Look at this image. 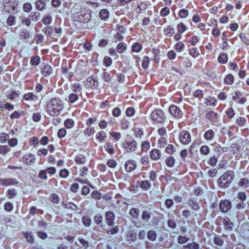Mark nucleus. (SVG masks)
Returning <instances> with one entry per match:
<instances>
[{
    "mask_svg": "<svg viewBox=\"0 0 249 249\" xmlns=\"http://www.w3.org/2000/svg\"><path fill=\"white\" fill-rule=\"evenodd\" d=\"M64 107L63 101L59 98H53L48 101L46 110L49 115H58Z\"/></svg>",
    "mask_w": 249,
    "mask_h": 249,
    "instance_id": "nucleus-1",
    "label": "nucleus"
},
{
    "mask_svg": "<svg viewBox=\"0 0 249 249\" xmlns=\"http://www.w3.org/2000/svg\"><path fill=\"white\" fill-rule=\"evenodd\" d=\"M150 118L153 124H163L167 119L165 112L160 108L155 109L152 111Z\"/></svg>",
    "mask_w": 249,
    "mask_h": 249,
    "instance_id": "nucleus-2",
    "label": "nucleus"
},
{
    "mask_svg": "<svg viewBox=\"0 0 249 249\" xmlns=\"http://www.w3.org/2000/svg\"><path fill=\"white\" fill-rule=\"evenodd\" d=\"M234 177L233 171H227L218 179L219 186L221 188H227L231 182Z\"/></svg>",
    "mask_w": 249,
    "mask_h": 249,
    "instance_id": "nucleus-3",
    "label": "nucleus"
},
{
    "mask_svg": "<svg viewBox=\"0 0 249 249\" xmlns=\"http://www.w3.org/2000/svg\"><path fill=\"white\" fill-rule=\"evenodd\" d=\"M91 17V11L89 9H81L80 13L74 14V18L81 22H89Z\"/></svg>",
    "mask_w": 249,
    "mask_h": 249,
    "instance_id": "nucleus-4",
    "label": "nucleus"
},
{
    "mask_svg": "<svg viewBox=\"0 0 249 249\" xmlns=\"http://www.w3.org/2000/svg\"><path fill=\"white\" fill-rule=\"evenodd\" d=\"M170 115L175 119H180L183 116V112L179 107L175 105H171L169 107Z\"/></svg>",
    "mask_w": 249,
    "mask_h": 249,
    "instance_id": "nucleus-5",
    "label": "nucleus"
},
{
    "mask_svg": "<svg viewBox=\"0 0 249 249\" xmlns=\"http://www.w3.org/2000/svg\"><path fill=\"white\" fill-rule=\"evenodd\" d=\"M180 142L182 144H188L191 141V135L186 130H182L179 135Z\"/></svg>",
    "mask_w": 249,
    "mask_h": 249,
    "instance_id": "nucleus-6",
    "label": "nucleus"
},
{
    "mask_svg": "<svg viewBox=\"0 0 249 249\" xmlns=\"http://www.w3.org/2000/svg\"><path fill=\"white\" fill-rule=\"evenodd\" d=\"M231 208V203L229 200H221L219 203V209L220 212L226 213Z\"/></svg>",
    "mask_w": 249,
    "mask_h": 249,
    "instance_id": "nucleus-7",
    "label": "nucleus"
},
{
    "mask_svg": "<svg viewBox=\"0 0 249 249\" xmlns=\"http://www.w3.org/2000/svg\"><path fill=\"white\" fill-rule=\"evenodd\" d=\"M123 145L127 152H134L137 148V142L135 140L126 141Z\"/></svg>",
    "mask_w": 249,
    "mask_h": 249,
    "instance_id": "nucleus-8",
    "label": "nucleus"
},
{
    "mask_svg": "<svg viewBox=\"0 0 249 249\" xmlns=\"http://www.w3.org/2000/svg\"><path fill=\"white\" fill-rule=\"evenodd\" d=\"M18 181L14 178H0V185L3 186L18 185Z\"/></svg>",
    "mask_w": 249,
    "mask_h": 249,
    "instance_id": "nucleus-9",
    "label": "nucleus"
},
{
    "mask_svg": "<svg viewBox=\"0 0 249 249\" xmlns=\"http://www.w3.org/2000/svg\"><path fill=\"white\" fill-rule=\"evenodd\" d=\"M115 214L111 211L107 212L105 213V219L107 224L109 226H112L114 224Z\"/></svg>",
    "mask_w": 249,
    "mask_h": 249,
    "instance_id": "nucleus-10",
    "label": "nucleus"
},
{
    "mask_svg": "<svg viewBox=\"0 0 249 249\" xmlns=\"http://www.w3.org/2000/svg\"><path fill=\"white\" fill-rule=\"evenodd\" d=\"M36 160L35 155L31 153L27 154L23 157V162L28 165H32Z\"/></svg>",
    "mask_w": 249,
    "mask_h": 249,
    "instance_id": "nucleus-11",
    "label": "nucleus"
},
{
    "mask_svg": "<svg viewBox=\"0 0 249 249\" xmlns=\"http://www.w3.org/2000/svg\"><path fill=\"white\" fill-rule=\"evenodd\" d=\"M189 206L194 211H198L200 209L197 199L195 197H190L188 200Z\"/></svg>",
    "mask_w": 249,
    "mask_h": 249,
    "instance_id": "nucleus-12",
    "label": "nucleus"
},
{
    "mask_svg": "<svg viewBox=\"0 0 249 249\" xmlns=\"http://www.w3.org/2000/svg\"><path fill=\"white\" fill-rule=\"evenodd\" d=\"M136 167L137 163L134 160H128L125 163V168L127 172H130L133 171Z\"/></svg>",
    "mask_w": 249,
    "mask_h": 249,
    "instance_id": "nucleus-13",
    "label": "nucleus"
},
{
    "mask_svg": "<svg viewBox=\"0 0 249 249\" xmlns=\"http://www.w3.org/2000/svg\"><path fill=\"white\" fill-rule=\"evenodd\" d=\"M206 119L211 123H216L218 121V114L213 111H210L207 113Z\"/></svg>",
    "mask_w": 249,
    "mask_h": 249,
    "instance_id": "nucleus-14",
    "label": "nucleus"
},
{
    "mask_svg": "<svg viewBox=\"0 0 249 249\" xmlns=\"http://www.w3.org/2000/svg\"><path fill=\"white\" fill-rule=\"evenodd\" d=\"M149 156L151 160H158L161 158V154L160 150L158 149H153L150 151Z\"/></svg>",
    "mask_w": 249,
    "mask_h": 249,
    "instance_id": "nucleus-15",
    "label": "nucleus"
},
{
    "mask_svg": "<svg viewBox=\"0 0 249 249\" xmlns=\"http://www.w3.org/2000/svg\"><path fill=\"white\" fill-rule=\"evenodd\" d=\"M153 215L152 213L148 210H143L141 216L142 220L145 223L149 222L152 216Z\"/></svg>",
    "mask_w": 249,
    "mask_h": 249,
    "instance_id": "nucleus-16",
    "label": "nucleus"
},
{
    "mask_svg": "<svg viewBox=\"0 0 249 249\" xmlns=\"http://www.w3.org/2000/svg\"><path fill=\"white\" fill-rule=\"evenodd\" d=\"M53 72L52 67L48 64L45 65L41 69V73L44 76H48Z\"/></svg>",
    "mask_w": 249,
    "mask_h": 249,
    "instance_id": "nucleus-17",
    "label": "nucleus"
},
{
    "mask_svg": "<svg viewBox=\"0 0 249 249\" xmlns=\"http://www.w3.org/2000/svg\"><path fill=\"white\" fill-rule=\"evenodd\" d=\"M37 97L33 92H29L23 95V99L27 101H36L37 100Z\"/></svg>",
    "mask_w": 249,
    "mask_h": 249,
    "instance_id": "nucleus-18",
    "label": "nucleus"
},
{
    "mask_svg": "<svg viewBox=\"0 0 249 249\" xmlns=\"http://www.w3.org/2000/svg\"><path fill=\"white\" fill-rule=\"evenodd\" d=\"M46 2L44 0H37L35 2L36 9L39 11H42L46 9Z\"/></svg>",
    "mask_w": 249,
    "mask_h": 249,
    "instance_id": "nucleus-19",
    "label": "nucleus"
},
{
    "mask_svg": "<svg viewBox=\"0 0 249 249\" xmlns=\"http://www.w3.org/2000/svg\"><path fill=\"white\" fill-rule=\"evenodd\" d=\"M86 157L82 154L77 155L74 159V161L77 164H83L86 162Z\"/></svg>",
    "mask_w": 249,
    "mask_h": 249,
    "instance_id": "nucleus-20",
    "label": "nucleus"
},
{
    "mask_svg": "<svg viewBox=\"0 0 249 249\" xmlns=\"http://www.w3.org/2000/svg\"><path fill=\"white\" fill-rule=\"evenodd\" d=\"M213 146L214 147V151L217 153L218 156L221 155L225 152L224 148L216 142L213 143Z\"/></svg>",
    "mask_w": 249,
    "mask_h": 249,
    "instance_id": "nucleus-21",
    "label": "nucleus"
},
{
    "mask_svg": "<svg viewBox=\"0 0 249 249\" xmlns=\"http://www.w3.org/2000/svg\"><path fill=\"white\" fill-rule=\"evenodd\" d=\"M137 183L142 190H148L151 186V183L150 181L145 180L141 181H138Z\"/></svg>",
    "mask_w": 249,
    "mask_h": 249,
    "instance_id": "nucleus-22",
    "label": "nucleus"
},
{
    "mask_svg": "<svg viewBox=\"0 0 249 249\" xmlns=\"http://www.w3.org/2000/svg\"><path fill=\"white\" fill-rule=\"evenodd\" d=\"M93 221L97 225L101 227L103 226V217L101 213L96 214L93 217Z\"/></svg>",
    "mask_w": 249,
    "mask_h": 249,
    "instance_id": "nucleus-23",
    "label": "nucleus"
},
{
    "mask_svg": "<svg viewBox=\"0 0 249 249\" xmlns=\"http://www.w3.org/2000/svg\"><path fill=\"white\" fill-rule=\"evenodd\" d=\"M113 143L110 142H107L104 145V148L106 152L110 155H113L115 153Z\"/></svg>",
    "mask_w": 249,
    "mask_h": 249,
    "instance_id": "nucleus-24",
    "label": "nucleus"
},
{
    "mask_svg": "<svg viewBox=\"0 0 249 249\" xmlns=\"http://www.w3.org/2000/svg\"><path fill=\"white\" fill-rule=\"evenodd\" d=\"M20 93L19 91L11 90L8 93L7 97L11 100H16L18 97Z\"/></svg>",
    "mask_w": 249,
    "mask_h": 249,
    "instance_id": "nucleus-25",
    "label": "nucleus"
},
{
    "mask_svg": "<svg viewBox=\"0 0 249 249\" xmlns=\"http://www.w3.org/2000/svg\"><path fill=\"white\" fill-rule=\"evenodd\" d=\"M214 135V132L212 129H209L205 132L204 137L206 140L209 141L213 139Z\"/></svg>",
    "mask_w": 249,
    "mask_h": 249,
    "instance_id": "nucleus-26",
    "label": "nucleus"
},
{
    "mask_svg": "<svg viewBox=\"0 0 249 249\" xmlns=\"http://www.w3.org/2000/svg\"><path fill=\"white\" fill-rule=\"evenodd\" d=\"M140 210L137 208H133L130 209L129 214L134 220H137L139 216Z\"/></svg>",
    "mask_w": 249,
    "mask_h": 249,
    "instance_id": "nucleus-27",
    "label": "nucleus"
},
{
    "mask_svg": "<svg viewBox=\"0 0 249 249\" xmlns=\"http://www.w3.org/2000/svg\"><path fill=\"white\" fill-rule=\"evenodd\" d=\"M223 224L225 226V229L227 231H231L232 228L233 223L230 221L229 218L226 217L223 219Z\"/></svg>",
    "mask_w": 249,
    "mask_h": 249,
    "instance_id": "nucleus-28",
    "label": "nucleus"
},
{
    "mask_svg": "<svg viewBox=\"0 0 249 249\" xmlns=\"http://www.w3.org/2000/svg\"><path fill=\"white\" fill-rule=\"evenodd\" d=\"M127 49V45L124 42L119 43L117 47L116 50L119 53H122L125 52Z\"/></svg>",
    "mask_w": 249,
    "mask_h": 249,
    "instance_id": "nucleus-29",
    "label": "nucleus"
},
{
    "mask_svg": "<svg viewBox=\"0 0 249 249\" xmlns=\"http://www.w3.org/2000/svg\"><path fill=\"white\" fill-rule=\"evenodd\" d=\"M40 16L41 15L39 12L34 11L30 13L28 17L31 19V20L36 22L39 19Z\"/></svg>",
    "mask_w": 249,
    "mask_h": 249,
    "instance_id": "nucleus-30",
    "label": "nucleus"
},
{
    "mask_svg": "<svg viewBox=\"0 0 249 249\" xmlns=\"http://www.w3.org/2000/svg\"><path fill=\"white\" fill-rule=\"evenodd\" d=\"M163 32L164 33H165V35L168 37L172 36L175 33L173 27L171 26V25L167 26V27H165L163 29Z\"/></svg>",
    "mask_w": 249,
    "mask_h": 249,
    "instance_id": "nucleus-31",
    "label": "nucleus"
},
{
    "mask_svg": "<svg viewBox=\"0 0 249 249\" xmlns=\"http://www.w3.org/2000/svg\"><path fill=\"white\" fill-rule=\"evenodd\" d=\"M234 80V77L232 74L230 73L227 74L224 79V82L227 85H232Z\"/></svg>",
    "mask_w": 249,
    "mask_h": 249,
    "instance_id": "nucleus-32",
    "label": "nucleus"
},
{
    "mask_svg": "<svg viewBox=\"0 0 249 249\" xmlns=\"http://www.w3.org/2000/svg\"><path fill=\"white\" fill-rule=\"evenodd\" d=\"M68 98V101L69 103L72 104L78 100L79 95L77 94L71 93L69 94Z\"/></svg>",
    "mask_w": 249,
    "mask_h": 249,
    "instance_id": "nucleus-33",
    "label": "nucleus"
},
{
    "mask_svg": "<svg viewBox=\"0 0 249 249\" xmlns=\"http://www.w3.org/2000/svg\"><path fill=\"white\" fill-rule=\"evenodd\" d=\"M40 58L38 55H34L31 57L30 64L32 66H36L40 63Z\"/></svg>",
    "mask_w": 249,
    "mask_h": 249,
    "instance_id": "nucleus-34",
    "label": "nucleus"
},
{
    "mask_svg": "<svg viewBox=\"0 0 249 249\" xmlns=\"http://www.w3.org/2000/svg\"><path fill=\"white\" fill-rule=\"evenodd\" d=\"M129 121L125 118H123L120 121V126L122 129H127L129 127Z\"/></svg>",
    "mask_w": 249,
    "mask_h": 249,
    "instance_id": "nucleus-35",
    "label": "nucleus"
},
{
    "mask_svg": "<svg viewBox=\"0 0 249 249\" xmlns=\"http://www.w3.org/2000/svg\"><path fill=\"white\" fill-rule=\"evenodd\" d=\"M107 138V133L104 131L99 132L96 135V139L100 142L104 141Z\"/></svg>",
    "mask_w": 249,
    "mask_h": 249,
    "instance_id": "nucleus-36",
    "label": "nucleus"
},
{
    "mask_svg": "<svg viewBox=\"0 0 249 249\" xmlns=\"http://www.w3.org/2000/svg\"><path fill=\"white\" fill-rule=\"evenodd\" d=\"M199 151L202 155L207 156L210 152V149L208 146L203 145L200 147Z\"/></svg>",
    "mask_w": 249,
    "mask_h": 249,
    "instance_id": "nucleus-37",
    "label": "nucleus"
},
{
    "mask_svg": "<svg viewBox=\"0 0 249 249\" xmlns=\"http://www.w3.org/2000/svg\"><path fill=\"white\" fill-rule=\"evenodd\" d=\"M228 57L225 53H221L219 54L218 57V61L220 63L226 64L227 63Z\"/></svg>",
    "mask_w": 249,
    "mask_h": 249,
    "instance_id": "nucleus-38",
    "label": "nucleus"
},
{
    "mask_svg": "<svg viewBox=\"0 0 249 249\" xmlns=\"http://www.w3.org/2000/svg\"><path fill=\"white\" fill-rule=\"evenodd\" d=\"M74 124V122L72 119L68 118L65 121L64 125L67 129H71L73 127Z\"/></svg>",
    "mask_w": 249,
    "mask_h": 249,
    "instance_id": "nucleus-39",
    "label": "nucleus"
},
{
    "mask_svg": "<svg viewBox=\"0 0 249 249\" xmlns=\"http://www.w3.org/2000/svg\"><path fill=\"white\" fill-rule=\"evenodd\" d=\"M71 90L74 92H81L82 87L79 83H75L71 85Z\"/></svg>",
    "mask_w": 249,
    "mask_h": 249,
    "instance_id": "nucleus-40",
    "label": "nucleus"
},
{
    "mask_svg": "<svg viewBox=\"0 0 249 249\" xmlns=\"http://www.w3.org/2000/svg\"><path fill=\"white\" fill-rule=\"evenodd\" d=\"M175 159L173 157H168L165 160V163L166 165L169 167L174 166L175 163Z\"/></svg>",
    "mask_w": 249,
    "mask_h": 249,
    "instance_id": "nucleus-41",
    "label": "nucleus"
},
{
    "mask_svg": "<svg viewBox=\"0 0 249 249\" xmlns=\"http://www.w3.org/2000/svg\"><path fill=\"white\" fill-rule=\"evenodd\" d=\"M31 231L22 232V234L26 240L30 243L34 242V238Z\"/></svg>",
    "mask_w": 249,
    "mask_h": 249,
    "instance_id": "nucleus-42",
    "label": "nucleus"
},
{
    "mask_svg": "<svg viewBox=\"0 0 249 249\" xmlns=\"http://www.w3.org/2000/svg\"><path fill=\"white\" fill-rule=\"evenodd\" d=\"M157 233L154 230H150L147 232V238L149 240L151 241H155L157 238Z\"/></svg>",
    "mask_w": 249,
    "mask_h": 249,
    "instance_id": "nucleus-43",
    "label": "nucleus"
},
{
    "mask_svg": "<svg viewBox=\"0 0 249 249\" xmlns=\"http://www.w3.org/2000/svg\"><path fill=\"white\" fill-rule=\"evenodd\" d=\"M142 45L139 42H136L132 46V51L135 53L140 52L142 50Z\"/></svg>",
    "mask_w": 249,
    "mask_h": 249,
    "instance_id": "nucleus-44",
    "label": "nucleus"
},
{
    "mask_svg": "<svg viewBox=\"0 0 249 249\" xmlns=\"http://www.w3.org/2000/svg\"><path fill=\"white\" fill-rule=\"evenodd\" d=\"M213 242L217 246H222L224 244V240L219 235L216 234L213 238Z\"/></svg>",
    "mask_w": 249,
    "mask_h": 249,
    "instance_id": "nucleus-45",
    "label": "nucleus"
},
{
    "mask_svg": "<svg viewBox=\"0 0 249 249\" xmlns=\"http://www.w3.org/2000/svg\"><path fill=\"white\" fill-rule=\"evenodd\" d=\"M17 195V191L14 188L9 189L6 193L7 197L11 199L15 197Z\"/></svg>",
    "mask_w": 249,
    "mask_h": 249,
    "instance_id": "nucleus-46",
    "label": "nucleus"
},
{
    "mask_svg": "<svg viewBox=\"0 0 249 249\" xmlns=\"http://www.w3.org/2000/svg\"><path fill=\"white\" fill-rule=\"evenodd\" d=\"M185 48V45L183 42L179 41L175 45V49L178 52H182Z\"/></svg>",
    "mask_w": 249,
    "mask_h": 249,
    "instance_id": "nucleus-47",
    "label": "nucleus"
},
{
    "mask_svg": "<svg viewBox=\"0 0 249 249\" xmlns=\"http://www.w3.org/2000/svg\"><path fill=\"white\" fill-rule=\"evenodd\" d=\"M10 148L6 145H0V154L5 156L6 154L10 151Z\"/></svg>",
    "mask_w": 249,
    "mask_h": 249,
    "instance_id": "nucleus-48",
    "label": "nucleus"
},
{
    "mask_svg": "<svg viewBox=\"0 0 249 249\" xmlns=\"http://www.w3.org/2000/svg\"><path fill=\"white\" fill-rule=\"evenodd\" d=\"M70 174V172L67 169L64 168L61 169L59 171V175L60 177L63 178H66Z\"/></svg>",
    "mask_w": 249,
    "mask_h": 249,
    "instance_id": "nucleus-49",
    "label": "nucleus"
},
{
    "mask_svg": "<svg viewBox=\"0 0 249 249\" xmlns=\"http://www.w3.org/2000/svg\"><path fill=\"white\" fill-rule=\"evenodd\" d=\"M109 17L108 11L105 9H102L100 12V17L102 19L106 20Z\"/></svg>",
    "mask_w": 249,
    "mask_h": 249,
    "instance_id": "nucleus-50",
    "label": "nucleus"
},
{
    "mask_svg": "<svg viewBox=\"0 0 249 249\" xmlns=\"http://www.w3.org/2000/svg\"><path fill=\"white\" fill-rule=\"evenodd\" d=\"M136 110L133 107H129L125 110V114L127 117H131L134 115Z\"/></svg>",
    "mask_w": 249,
    "mask_h": 249,
    "instance_id": "nucleus-51",
    "label": "nucleus"
},
{
    "mask_svg": "<svg viewBox=\"0 0 249 249\" xmlns=\"http://www.w3.org/2000/svg\"><path fill=\"white\" fill-rule=\"evenodd\" d=\"M43 32L47 36H50L53 33V27L52 26H48L43 28Z\"/></svg>",
    "mask_w": 249,
    "mask_h": 249,
    "instance_id": "nucleus-52",
    "label": "nucleus"
},
{
    "mask_svg": "<svg viewBox=\"0 0 249 249\" xmlns=\"http://www.w3.org/2000/svg\"><path fill=\"white\" fill-rule=\"evenodd\" d=\"M189 54L194 58H196L199 55L197 48H191L189 50Z\"/></svg>",
    "mask_w": 249,
    "mask_h": 249,
    "instance_id": "nucleus-53",
    "label": "nucleus"
},
{
    "mask_svg": "<svg viewBox=\"0 0 249 249\" xmlns=\"http://www.w3.org/2000/svg\"><path fill=\"white\" fill-rule=\"evenodd\" d=\"M121 113L122 110L118 107L114 108L112 111V115L114 117H119L121 115Z\"/></svg>",
    "mask_w": 249,
    "mask_h": 249,
    "instance_id": "nucleus-54",
    "label": "nucleus"
},
{
    "mask_svg": "<svg viewBox=\"0 0 249 249\" xmlns=\"http://www.w3.org/2000/svg\"><path fill=\"white\" fill-rule=\"evenodd\" d=\"M149 62V57L145 56L143 58L142 66L143 69L146 70L148 68Z\"/></svg>",
    "mask_w": 249,
    "mask_h": 249,
    "instance_id": "nucleus-55",
    "label": "nucleus"
},
{
    "mask_svg": "<svg viewBox=\"0 0 249 249\" xmlns=\"http://www.w3.org/2000/svg\"><path fill=\"white\" fill-rule=\"evenodd\" d=\"M83 224L86 227H89L91 224V219L89 216H84L82 218Z\"/></svg>",
    "mask_w": 249,
    "mask_h": 249,
    "instance_id": "nucleus-56",
    "label": "nucleus"
},
{
    "mask_svg": "<svg viewBox=\"0 0 249 249\" xmlns=\"http://www.w3.org/2000/svg\"><path fill=\"white\" fill-rule=\"evenodd\" d=\"M150 143L148 141L142 142L141 144L142 151L146 152L150 148Z\"/></svg>",
    "mask_w": 249,
    "mask_h": 249,
    "instance_id": "nucleus-57",
    "label": "nucleus"
},
{
    "mask_svg": "<svg viewBox=\"0 0 249 249\" xmlns=\"http://www.w3.org/2000/svg\"><path fill=\"white\" fill-rule=\"evenodd\" d=\"M90 196L92 198L96 200H99L102 197L101 193L97 190L92 191Z\"/></svg>",
    "mask_w": 249,
    "mask_h": 249,
    "instance_id": "nucleus-58",
    "label": "nucleus"
},
{
    "mask_svg": "<svg viewBox=\"0 0 249 249\" xmlns=\"http://www.w3.org/2000/svg\"><path fill=\"white\" fill-rule=\"evenodd\" d=\"M38 177L42 179L47 180L48 179V176L47 175V172L45 170H41L39 171L38 174Z\"/></svg>",
    "mask_w": 249,
    "mask_h": 249,
    "instance_id": "nucleus-59",
    "label": "nucleus"
},
{
    "mask_svg": "<svg viewBox=\"0 0 249 249\" xmlns=\"http://www.w3.org/2000/svg\"><path fill=\"white\" fill-rule=\"evenodd\" d=\"M176 151V148L173 145L169 144H168L165 148V152L169 154H172Z\"/></svg>",
    "mask_w": 249,
    "mask_h": 249,
    "instance_id": "nucleus-60",
    "label": "nucleus"
},
{
    "mask_svg": "<svg viewBox=\"0 0 249 249\" xmlns=\"http://www.w3.org/2000/svg\"><path fill=\"white\" fill-rule=\"evenodd\" d=\"M177 29L178 33L182 34L187 30V27L182 22L179 23L177 25Z\"/></svg>",
    "mask_w": 249,
    "mask_h": 249,
    "instance_id": "nucleus-61",
    "label": "nucleus"
},
{
    "mask_svg": "<svg viewBox=\"0 0 249 249\" xmlns=\"http://www.w3.org/2000/svg\"><path fill=\"white\" fill-rule=\"evenodd\" d=\"M247 121L245 118L239 117L236 120V123L239 126H243L246 124Z\"/></svg>",
    "mask_w": 249,
    "mask_h": 249,
    "instance_id": "nucleus-62",
    "label": "nucleus"
},
{
    "mask_svg": "<svg viewBox=\"0 0 249 249\" xmlns=\"http://www.w3.org/2000/svg\"><path fill=\"white\" fill-rule=\"evenodd\" d=\"M189 238L187 236L179 235L178 238V242L179 244H183L189 240Z\"/></svg>",
    "mask_w": 249,
    "mask_h": 249,
    "instance_id": "nucleus-63",
    "label": "nucleus"
},
{
    "mask_svg": "<svg viewBox=\"0 0 249 249\" xmlns=\"http://www.w3.org/2000/svg\"><path fill=\"white\" fill-rule=\"evenodd\" d=\"M112 63V59L109 56H105L104 58L103 64L106 67L110 66Z\"/></svg>",
    "mask_w": 249,
    "mask_h": 249,
    "instance_id": "nucleus-64",
    "label": "nucleus"
}]
</instances>
